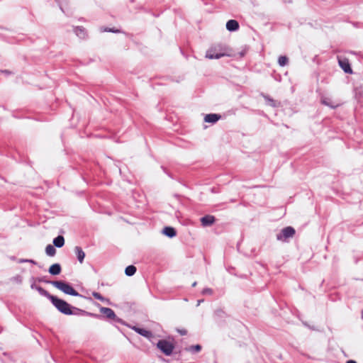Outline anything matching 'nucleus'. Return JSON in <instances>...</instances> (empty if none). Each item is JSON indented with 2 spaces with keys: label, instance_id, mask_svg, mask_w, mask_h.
Listing matches in <instances>:
<instances>
[{
  "label": "nucleus",
  "instance_id": "f257e3e1",
  "mask_svg": "<svg viewBox=\"0 0 363 363\" xmlns=\"http://www.w3.org/2000/svg\"><path fill=\"white\" fill-rule=\"evenodd\" d=\"M228 48L225 45L217 44L211 46L206 52V57L208 59H219L228 55Z\"/></svg>",
  "mask_w": 363,
  "mask_h": 363
},
{
  "label": "nucleus",
  "instance_id": "f03ea898",
  "mask_svg": "<svg viewBox=\"0 0 363 363\" xmlns=\"http://www.w3.org/2000/svg\"><path fill=\"white\" fill-rule=\"evenodd\" d=\"M48 284H51L52 286L58 289L59 290L62 291L66 294L74 296H81V295L73 289V287L62 281H48Z\"/></svg>",
  "mask_w": 363,
  "mask_h": 363
},
{
  "label": "nucleus",
  "instance_id": "7ed1b4c3",
  "mask_svg": "<svg viewBox=\"0 0 363 363\" xmlns=\"http://www.w3.org/2000/svg\"><path fill=\"white\" fill-rule=\"evenodd\" d=\"M50 301L55 307L62 313L65 315L72 314L70 305L65 301L55 296L53 297H50Z\"/></svg>",
  "mask_w": 363,
  "mask_h": 363
},
{
  "label": "nucleus",
  "instance_id": "20e7f679",
  "mask_svg": "<svg viewBox=\"0 0 363 363\" xmlns=\"http://www.w3.org/2000/svg\"><path fill=\"white\" fill-rule=\"evenodd\" d=\"M295 230L291 226L284 228L279 233L277 234V239L281 242H288L289 239L294 237L295 235Z\"/></svg>",
  "mask_w": 363,
  "mask_h": 363
},
{
  "label": "nucleus",
  "instance_id": "39448f33",
  "mask_svg": "<svg viewBox=\"0 0 363 363\" xmlns=\"http://www.w3.org/2000/svg\"><path fill=\"white\" fill-rule=\"evenodd\" d=\"M157 347L165 355L170 356L173 352L174 345L166 340H160L157 343Z\"/></svg>",
  "mask_w": 363,
  "mask_h": 363
},
{
  "label": "nucleus",
  "instance_id": "423d86ee",
  "mask_svg": "<svg viewBox=\"0 0 363 363\" xmlns=\"http://www.w3.org/2000/svg\"><path fill=\"white\" fill-rule=\"evenodd\" d=\"M100 312L108 319L114 320L118 323L121 322V320L116 317L115 312L110 308L101 307Z\"/></svg>",
  "mask_w": 363,
  "mask_h": 363
},
{
  "label": "nucleus",
  "instance_id": "0eeeda50",
  "mask_svg": "<svg viewBox=\"0 0 363 363\" xmlns=\"http://www.w3.org/2000/svg\"><path fill=\"white\" fill-rule=\"evenodd\" d=\"M338 63L340 67L343 69L345 73L351 74L352 69L350 67V62L347 59H339Z\"/></svg>",
  "mask_w": 363,
  "mask_h": 363
},
{
  "label": "nucleus",
  "instance_id": "6e6552de",
  "mask_svg": "<svg viewBox=\"0 0 363 363\" xmlns=\"http://www.w3.org/2000/svg\"><path fill=\"white\" fill-rule=\"evenodd\" d=\"M131 328L135 331L137 333L140 334V335L147 337L148 339H150L152 337V333L151 331L138 328L137 326H133Z\"/></svg>",
  "mask_w": 363,
  "mask_h": 363
},
{
  "label": "nucleus",
  "instance_id": "1a4fd4ad",
  "mask_svg": "<svg viewBox=\"0 0 363 363\" xmlns=\"http://www.w3.org/2000/svg\"><path fill=\"white\" fill-rule=\"evenodd\" d=\"M221 116L217 113H209L206 114L204 117V121L210 123H215L219 119H220Z\"/></svg>",
  "mask_w": 363,
  "mask_h": 363
},
{
  "label": "nucleus",
  "instance_id": "9d476101",
  "mask_svg": "<svg viewBox=\"0 0 363 363\" xmlns=\"http://www.w3.org/2000/svg\"><path fill=\"white\" fill-rule=\"evenodd\" d=\"M215 217L213 216H205L201 218V222L203 226H210L215 222Z\"/></svg>",
  "mask_w": 363,
  "mask_h": 363
},
{
  "label": "nucleus",
  "instance_id": "9b49d317",
  "mask_svg": "<svg viewBox=\"0 0 363 363\" xmlns=\"http://www.w3.org/2000/svg\"><path fill=\"white\" fill-rule=\"evenodd\" d=\"M226 28L229 31H235L239 28V23L235 20H229L226 23Z\"/></svg>",
  "mask_w": 363,
  "mask_h": 363
},
{
  "label": "nucleus",
  "instance_id": "f8f14e48",
  "mask_svg": "<svg viewBox=\"0 0 363 363\" xmlns=\"http://www.w3.org/2000/svg\"><path fill=\"white\" fill-rule=\"evenodd\" d=\"M321 103L327 106L332 108H335L336 107L338 106V104L333 101L331 100V99H330L328 97L323 96L321 98Z\"/></svg>",
  "mask_w": 363,
  "mask_h": 363
},
{
  "label": "nucleus",
  "instance_id": "ddd939ff",
  "mask_svg": "<svg viewBox=\"0 0 363 363\" xmlns=\"http://www.w3.org/2000/svg\"><path fill=\"white\" fill-rule=\"evenodd\" d=\"M74 252H75V253L77 255V257L78 261L80 263H82L84 262V257H85L84 252L79 246H76L74 247Z\"/></svg>",
  "mask_w": 363,
  "mask_h": 363
},
{
  "label": "nucleus",
  "instance_id": "4468645a",
  "mask_svg": "<svg viewBox=\"0 0 363 363\" xmlns=\"http://www.w3.org/2000/svg\"><path fill=\"white\" fill-rule=\"evenodd\" d=\"M48 272L52 275H58L61 272L60 264L57 263L53 264L50 267Z\"/></svg>",
  "mask_w": 363,
  "mask_h": 363
},
{
  "label": "nucleus",
  "instance_id": "2eb2a0df",
  "mask_svg": "<svg viewBox=\"0 0 363 363\" xmlns=\"http://www.w3.org/2000/svg\"><path fill=\"white\" fill-rule=\"evenodd\" d=\"M162 232L166 236L169 238H173L177 234L175 229L172 227H165Z\"/></svg>",
  "mask_w": 363,
  "mask_h": 363
},
{
  "label": "nucleus",
  "instance_id": "dca6fc26",
  "mask_svg": "<svg viewBox=\"0 0 363 363\" xmlns=\"http://www.w3.org/2000/svg\"><path fill=\"white\" fill-rule=\"evenodd\" d=\"M65 244L64 237L58 235L53 240V245L57 247H62Z\"/></svg>",
  "mask_w": 363,
  "mask_h": 363
},
{
  "label": "nucleus",
  "instance_id": "f3484780",
  "mask_svg": "<svg viewBox=\"0 0 363 363\" xmlns=\"http://www.w3.org/2000/svg\"><path fill=\"white\" fill-rule=\"evenodd\" d=\"M75 34L80 38H84L86 36V32L83 27H76L74 29Z\"/></svg>",
  "mask_w": 363,
  "mask_h": 363
},
{
  "label": "nucleus",
  "instance_id": "a211bd4d",
  "mask_svg": "<svg viewBox=\"0 0 363 363\" xmlns=\"http://www.w3.org/2000/svg\"><path fill=\"white\" fill-rule=\"evenodd\" d=\"M45 252L48 256L53 257L56 254V249L52 245H48L45 247Z\"/></svg>",
  "mask_w": 363,
  "mask_h": 363
},
{
  "label": "nucleus",
  "instance_id": "6ab92c4d",
  "mask_svg": "<svg viewBox=\"0 0 363 363\" xmlns=\"http://www.w3.org/2000/svg\"><path fill=\"white\" fill-rule=\"evenodd\" d=\"M185 350L194 354L198 353L201 350V346L200 345H191Z\"/></svg>",
  "mask_w": 363,
  "mask_h": 363
},
{
  "label": "nucleus",
  "instance_id": "aec40b11",
  "mask_svg": "<svg viewBox=\"0 0 363 363\" xmlns=\"http://www.w3.org/2000/svg\"><path fill=\"white\" fill-rule=\"evenodd\" d=\"M136 267L133 265L128 266L125 269V273L127 276L130 277L136 272Z\"/></svg>",
  "mask_w": 363,
  "mask_h": 363
},
{
  "label": "nucleus",
  "instance_id": "412c9836",
  "mask_svg": "<svg viewBox=\"0 0 363 363\" xmlns=\"http://www.w3.org/2000/svg\"><path fill=\"white\" fill-rule=\"evenodd\" d=\"M36 290L39 292V294L43 296L48 298L50 300V297H53L54 296L50 294L46 290L43 289L41 286L36 288Z\"/></svg>",
  "mask_w": 363,
  "mask_h": 363
},
{
  "label": "nucleus",
  "instance_id": "4be33fe9",
  "mask_svg": "<svg viewBox=\"0 0 363 363\" xmlns=\"http://www.w3.org/2000/svg\"><path fill=\"white\" fill-rule=\"evenodd\" d=\"M289 62V60L286 56H280L278 59V63L281 67L286 65Z\"/></svg>",
  "mask_w": 363,
  "mask_h": 363
},
{
  "label": "nucleus",
  "instance_id": "5701e85b",
  "mask_svg": "<svg viewBox=\"0 0 363 363\" xmlns=\"http://www.w3.org/2000/svg\"><path fill=\"white\" fill-rule=\"evenodd\" d=\"M264 99L266 100L267 103L272 106V107H274L276 106V102L274 99H271L269 96H267V95H263Z\"/></svg>",
  "mask_w": 363,
  "mask_h": 363
},
{
  "label": "nucleus",
  "instance_id": "b1692460",
  "mask_svg": "<svg viewBox=\"0 0 363 363\" xmlns=\"http://www.w3.org/2000/svg\"><path fill=\"white\" fill-rule=\"evenodd\" d=\"M92 296L97 300H99L101 301H107L106 298H105L104 296H102L99 293L94 291L92 293Z\"/></svg>",
  "mask_w": 363,
  "mask_h": 363
},
{
  "label": "nucleus",
  "instance_id": "393cba45",
  "mask_svg": "<svg viewBox=\"0 0 363 363\" xmlns=\"http://www.w3.org/2000/svg\"><path fill=\"white\" fill-rule=\"evenodd\" d=\"M201 294L203 295L211 296L213 294V291L211 288H205L202 290Z\"/></svg>",
  "mask_w": 363,
  "mask_h": 363
},
{
  "label": "nucleus",
  "instance_id": "a878e982",
  "mask_svg": "<svg viewBox=\"0 0 363 363\" xmlns=\"http://www.w3.org/2000/svg\"><path fill=\"white\" fill-rule=\"evenodd\" d=\"M100 30L101 32H111V33H119L120 30L114 28H101Z\"/></svg>",
  "mask_w": 363,
  "mask_h": 363
},
{
  "label": "nucleus",
  "instance_id": "bb28decb",
  "mask_svg": "<svg viewBox=\"0 0 363 363\" xmlns=\"http://www.w3.org/2000/svg\"><path fill=\"white\" fill-rule=\"evenodd\" d=\"M19 263H23V262H30V263H33L34 264H36V262L33 260V259H21L18 261Z\"/></svg>",
  "mask_w": 363,
  "mask_h": 363
},
{
  "label": "nucleus",
  "instance_id": "cd10ccee",
  "mask_svg": "<svg viewBox=\"0 0 363 363\" xmlns=\"http://www.w3.org/2000/svg\"><path fill=\"white\" fill-rule=\"evenodd\" d=\"M13 280L16 281L17 283L20 284L22 281V277L21 276L18 275V276L14 277L13 278Z\"/></svg>",
  "mask_w": 363,
  "mask_h": 363
},
{
  "label": "nucleus",
  "instance_id": "c85d7f7f",
  "mask_svg": "<svg viewBox=\"0 0 363 363\" xmlns=\"http://www.w3.org/2000/svg\"><path fill=\"white\" fill-rule=\"evenodd\" d=\"M30 286H31V289H35V290H36V288L40 287V286H37V285H36L35 284H34V283H33V284H32Z\"/></svg>",
  "mask_w": 363,
  "mask_h": 363
},
{
  "label": "nucleus",
  "instance_id": "c756f323",
  "mask_svg": "<svg viewBox=\"0 0 363 363\" xmlns=\"http://www.w3.org/2000/svg\"><path fill=\"white\" fill-rule=\"evenodd\" d=\"M38 280L39 281H43V282H45V283H48V281H45V280H44V279H43V278H39Z\"/></svg>",
  "mask_w": 363,
  "mask_h": 363
},
{
  "label": "nucleus",
  "instance_id": "7c9ffc66",
  "mask_svg": "<svg viewBox=\"0 0 363 363\" xmlns=\"http://www.w3.org/2000/svg\"><path fill=\"white\" fill-rule=\"evenodd\" d=\"M347 363H357V362L354 360H349L347 362Z\"/></svg>",
  "mask_w": 363,
  "mask_h": 363
},
{
  "label": "nucleus",
  "instance_id": "2f4dec72",
  "mask_svg": "<svg viewBox=\"0 0 363 363\" xmlns=\"http://www.w3.org/2000/svg\"><path fill=\"white\" fill-rule=\"evenodd\" d=\"M196 284H197V282H196V281H195V282H194V283L192 284V286H193V287H194V286H196Z\"/></svg>",
  "mask_w": 363,
  "mask_h": 363
},
{
  "label": "nucleus",
  "instance_id": "473e14b6",
  "mask_svg": "<svg viewBox=\"0 0 363 363\" xmlns=\"http://www.w3.org/2000/svg\"><path fill=\"white\" fill-rule=\"evenodd\" d=\"M180 333H181L182 335H186V331L184 330V331H181V332H180Z\"/></svg>",
  "mask_w": 363,
  "mask_h": 363
},
{
  "label": "nucleus",
  "instance_id": "72a5a7b5",
  "mask_svg": "<svg viewBox=\"0 0 363 363\" xmlns=\"http://www.w3.org/2000/svg\"><path fill=\"white\" fill-rule=\"evenodd\" d=\"M3 72L6 73V74H9V72L8 70H4V71H2Z\"/></svg>",
  "mask_w": 363,
  "mask_h": 363
},
{
  "label": "nucleus",
  "instance_id": "f704fd0d",
  "mask_svg": "<svg viewBox=\"0 0 363 363\" xmlns=\"http://www.w3.org/2000/svg\"><path fill=\"white\" fill-rule=\"evenodd\" d=\"M201 301H203V300L198 301V304L197 305L199 306L200 303H201Z\"/></svg>",
  "mask_w": 363,
  "mask_h": 363
},
{
  "label": "nucleus",
  "instance_id": "c9c22d12",
  "mask_svg": "<svg viewBox=\"0 0 363 363\" xmlns=\"http://www.w3.org/2000/svg\"><path fill=\"white\" fill-rule=\"evenodd\" d=\"M362 319L363 320V311H362Z\"/></svg>",
  "mask_w": 363,
  "mask_h": 363
}]
</instances>
